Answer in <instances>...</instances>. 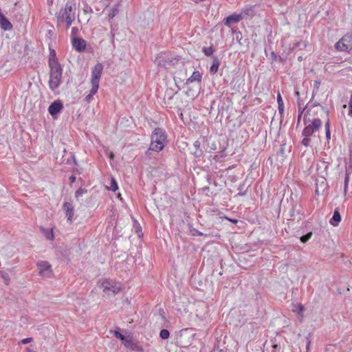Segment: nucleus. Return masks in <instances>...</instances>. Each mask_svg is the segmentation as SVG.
<instances>
[{"instance_id": "nucleus-8", "label": "nucleus", "mask_w": 352, "mask_h": 352, "mask_svg": "<svg viewBox=\"0 0 352 352\" xmlns=\"http://www.w3.org/2000/svg\"><path fill=\"white\" fill-rule=\"evenodd\" d=\"M322 122L318 118H315L311 123L306 126L302 131L304 137H310L315 131H318L321 126Z\"/></svg>"}, {"instance_id": "nucleus-2", "label": "nucleus", "mask_w": 352, "mask_h": 352, "mask_svg": "<svg viewBox=\"0 0 352 352\" xmlns=\"http://www.w3.org/2000/svg\"><path fill=\"white\" fill-rule=\"evenodd\" d=\"M167 144V135L164 130L155 128L151 135V144L148 151L160 152Z\"/></svg>"}, {"instance_id": "nucleus-7", "label": "nucleus", "mask_w": 352, "mask_h": 352, "mask_svg": "<svg viewBox=\"0 0 352 352\" xmlns=\"http://www.w3.org/2000/svg\"><path fill=\"white\" fill-rule=\"evenodd\" d=\"M104 69V66L102 63H98L91 69V77L90 83L91 87H96L99 88V82Z\"/></svg>"}, {"instance_id": "nucleus-42", "label": "nucleus", "mask_w": 352, "mask_h": 352, "mask_svg": "<svg viewBox=\"0 0 352 352\" xmlns=\"http://www.w3.org/2000/svg\"><path fill=\"white\" fill-rule=\"evenodd\" d=\"M330 130V122L328 120L325 123V131Z\"/></svg>"}, {"instance_id": "nucleus-26", "label": "nucleus", "mask_w": 352, "mask_h": 352, "mask_svg": "<svg viewBox=\"0 0 352 352\" xmlns=\"http://www.w3.org/2000/svg\"><path fill=\"white\" fill-rule=\"evenodd\" d=\"M190 234L192 236H208V234H204L203 232H199V230H197L195 228L190 229Z\"/></svg>"}, {"instance_id": "nucleus-6", "label": "nucleus", "mask_w": 352, "mask_h": 352, "mask_svg": "<svg viewBox=\"0 0 352 352\" xmlns=\"http://www.w3.org/2000/svg\"><path fill=\"white\" fill-rule=\"evenodd\" d=\"M155 63L157 66L168 69L173 67L176 63V58H173L169 54L164 53L160 54L155 59Z\"/></svg>"}, {"instance_id": "nucleus-34", "label": "nucleus", "mask_w": 352, "mask_h": 352, "mask_svg": "<svg viewBox=\"0 0 352 352\" xmlns=\"http://www.w3.org/2000/svg\"><path fill=\"white\" fill-rule=\"evenodd\" d=\"M113 335L115 336L116 338L120 339L122 340V339L124 338V336H123L122 333H120L119 331H113Z\"/></svg>"}, {"instance_id": "nucleus-18", "label": "nucleus", "mask_w": 352, "mask_h": 352, "mask_svg": "<svg viewBox=\"0 0 352 352\" xmlns=\"http://www.w3.org/2000/svg\"><path fill=\"white\" fill-rule=\"evenodd\" d=\"M201 74L199 71H194L190 78L187 79V83H192L194 82H200L201 80Z\"/></svg>"}, {"instance_id": "nucleus-50", "label": "nucleus", "mask_w": 352, "mask_h": 352, "mask_svg": "<svg viewBox=\"0 0 352 352\" xmlns=\"http://www.w3.org/2000/svg\"><path fill=\"white\" fill-rule=\"evenodd\" d=\"M298 60L299 61H301V60H302V56H298Z\"/></svg>"}, {"instance_id": "nucleus-31", "label": "nucleus", "mask_w": 352, "mask_h": 352, "mask_svg": "<svg viewBox=\"0 0 352 352\" xmlns=\"http://www.w3.org/2000/svg\"><path fill=\"white\" fill-rule=\"evenodd\" d=\"M312 236V232H309L305 235H303L300 237V241L302 243H306Z\"/></svg>"}, {"instance_id": "nucleus-23", "label": "nucleus", "mask_w": 352, "mask_h": 352, "mask_svg": "<svg viewBox=\"0 0 352 352\" xmlns=\"http://www.w3.org/2000/svg\"><path fill=\"white\" fill-rule=\"evenodd\" d=\"M305 310V307L301 304H294L292 306V311L302 317V312Z\"/></svg>"}, {"instance_id": "nucleus-38", "label": "nucleus", "mask_w": 352, "mask_h": 352, "mask_svg": "<svg viewBox=\"0 0 352 352\" xmlns=\"http://www.w3.org/2000/svg\"><path fill=\"white\" fill-rule=\"evenodd\" d=\"M298 107H299V114H298V121L300 120V118H301V116L305 110V108H301L300 107V101H298Z\"/></svg>"}, {"instance_id": "nucleus-33", "label": "nucleus", "mask_w": 352, "mask_h": 352, "mask_svg": "<svg viewBox=\"0 0 352 352\" xmlns=\"http://www.w3.org/2000/svg\"><path fill=\"white\" fill-rule=\"evenodd\" d=\"M311 340L309 337H307L306 352H310V346Z\"/></svg>"}, {"instance_id": "nucleus-36", "label": "nucleus", "mask_w": 352, "mask_h": 352, "mask_svg": "<svg viewBox=\"0 0 352 352\" xmlns=\"http://www.w3.org/2000/svg\"><path fill=\"white\" fill-rule=\"evenodd\" d=\"M271 57H272V60H275V61H276L278 60H279L280 61L283 60L282 58L281 57L278 58L277 55L274 52H272Z\"/></svg>"}, {"instance_id": "nucleus-27", "label": "nucleus", "mask_w": 352, "mask_h": 352, "mask_svg": "<svg viewBox=\"0 0 352 352\" xmlns=\"http://www.w3.org/2000/svg\"><path fill=\"white\" fill-rule=\"evenodd\" d=\"M170 336L169 331L167 329H162L160 333V336L162 339H167Z\"/></svg>"}, {"instance_id": "nucleus-32", "label": "nucleus", "mask_w": 352, "mask_h": 352, "mask_svg": "<svg viewBox=\"0 0 352 352\" xmlns=\"http://www.w3.org/2000/svg\"><path fill=\"white\" fill-rule=\"evenodd\" d=\"M302 144L305 146L307 147L310 144V138L309 137H304V138L302 140Z\"/></svg>"}, {"instance_id": "nucleus-35", "label": "nucleus", "mask_w": 352, "mask_h": 352, "mask_svg": "<svg viewBox=\"0 0 352 352\" xmlns=\"http://www.w3.org/2000/svg\"><path fill=\"white\" fill-rule=\"evenodd\" d=\"M2 278L6 285H8L10 282V278L8 274H2Z\"/></svg>"}, {"instance_id": "nucleus-39", "label": "nucleus", "mask_w": 352, "mask_h": 352, "mask_svg": "<svg viewBox=\"0 0 352 352\" xmlns=\"http://www.w3.org/2000/svg\"><path fill=\"white\" fill-rule=\"evenodd\" d=\"M320 85V82L318 80H315L314 84V91H317L319 89V87Z\"/></svg>"}, {"instance_id": "nucleus-37", "label": "nucleus", "mask_w": 352, "mask_h": 352, "mask_svg": "<svg viewBox=\"0 0 352 352\" xmlns=\"http://www.w3.org/2000/svg\"><path fill=\"white\" fill-rule=\"evenodd\" d=\"M349 116L352 117V94H351L350 100L349 102Z\"/></svg>"}, {"instance_id": "nucleus-28", "label": "nucleus", "mask_w": 352, "mask_h": 352, "mask_svg": "<svg viewBox=\"0 0 352 352\" xmlns=\"http://www.w3.org/2000/svg\"><path fill=\"white\" fill-rule=\"evenodd\" d=\"M202 51L204 53V54L208 56H211L214 52V50L211 47H204Z\"/></svg>"}, {"instance_id": "nucleus-20", "label": "nucleus", "mask_w": 352, "mask_h": 352, "mask_svg": "<svg viewBox=\"0 0 352 352\" xmlns=\"http://www.w3.org/2000/svg\"><path fill=\"white\" fill-rule=\"evenodd\" d=\"M40 230L45 237L48 240H53L54 238L52 229H47L43 227H41Z\"/></svg>"}, {"instance_id": "nucleus-12", "label": "nucleus", "mask_w": 352, "mask_h": 352, "mask_svg": "<svg viewBox=\"0 0 352 352\" xmlns=\"http://www.w3.org/2000/svg\"><path fill=\"white\" fill-rule=\"evenodd\" d=\"M63 108V103L60 100H56L50 105L48 111L52 116H54L59 113Z\"/></svg>"}, {"instance_id": "nucleus-16", "label": "nucleus", "mask_w": 352, "mask_h": 352, "mask_svg": "<svg viewBox=\"0 0 352 352\" xmlns=\"http://www.w3.org/2000/svg\"><path fill=\"white\" fill-rule=\"evenodd\" d=\"M352 173V164H350L348 166L346 167L345 169V178H344V194L346 195L349 182V176Z\"/></svg>"}, {"instance_id": "nucleus-9", "label": "nucleus", "mask_w": 352, "mask_h": 352, "mask_svg": "<svg viewBox=\"0 0 352 352\" xmlns=\"http://www.w3.org/2000/svg\"><path fill=\"white\" fill-rule=\"evenodd\" d=\"M37 267L39 269V274L45 278H50L53 273L51 265L45 261H41L37 263Z\"/></svg>"}, {"instance_id": "nucleus-44", "label": "nucleus", "mask_w": 352, "mask_h": 352, "mask_svg": "<svg viewBox=\"0 0 352 352\" xmlns=\"http://www.w3.org/2000/svg\"><path fill=\"white\" fill-rule=\"evenodd\" d=\"M69 181L71 183H74L76 181V177L74 175H72L69 177Z\"/></svg>"}, {"instance_id": "nucleus-14", "label": "nucleus", "mask_w": 352, "mask_h": 352, "mask_svg": "<svg viewBox=\"0 0 352 352\" xmlns=\"http://www.w3.org/2000/svg\"><path fill=\"white\" fill-rule=\"evenodd\" d=\"M240 14L243 16V19L253 17L255 15L254 7L252 6H245L243 8Z\"/></svg>"}, {"instance_id": "nucleus-45", "label": "nucleus", "mask_w": 352, "mask_h": 352, "mask_svg": "<svg viewBox=\"0 0 352 352\" xmlns=\"http://www.w3.org/2000/svg\"><path fill=\"white\" fill-rule=\"evenodd\" d=\"M78 28H77L74 27V28H72V34H76L77 33V32H78Z\"/></svg>"}, {"instance_id": "nucleus-21", "label": "nucleus", "mask_w": 352, "mask_h": 352, "mask_svg": "<svg viewBox=\"0 0 352 352\" xmlns=\"http://www.w3.org/2000/svg\"><path fill=\"white\" fill-rule=\"evenodd\" d=\"M219 60L217 57H214L212 60V65L210 67V74H214L215 73H217L219 69Z\"/></svg>"}, {"instance_id": "nucleus-5", "label": "nucleus", "mask_w": 352, "mask_h": 352, "mask_svg": "<svg viewBox=\"0 0 352 352\" xmlns=\"http://www.w3.org/2000/svg\"><path fill=\"white\" fill-rule=\"evenodd\" d=\"M335 48L340 52L352 51V33L344 35L336 44Z\"/></svg>"}, {"instance_id": "nucleus-17", "label": "nucleus", "mask_w": 352, "mask_h": 352, "mask_svg": "<svg viewBox=\"0 0 352 352\" xmlns=\"http://www.w3.org/2000/svg\"><path fill=\"white\" fill-rule=\"evenodd\" d=\"M307 43L306 41L300 40L299 41L294 43L292 45H290L289 50L292 52L298 50H301L305 49L307 47Z\"/></svg>"}, {"instance_id": "nucleus-22", "label": "nucleus", "mask_w": 352, "mask_h": 352, "mask_svg": "<svg viewBox=\"0 0 352 352\" xmlns=\"http://www.w3.org/2000/svg\"><path fill=\"white\" fill-rule=\"evenodd\" d=\"M120 6V3L119 2V3H116V5H114L111 8V12L109 14V19H112L118 14Z\"/></svg>"}, {"instance_id": "nucleus-47", "label": "nucleus", "mask_w": 352, "mask_h": 352, "mask_svg": "<svg viewBox=\"0 0 352 352\" xmlns=\"http://www.w3.org/2000/svg\"><path fill=\"white\" fill-rule=\"evenodd\" d=\"M194 146H195V147H196L197 148H198L199 147V146H200V142H199V141H196V142H195V143H194Z\"/></svg>"}, {"instance_id": "nucleus-43", "label": "nucleus", "mask_w": 352, "mask_h": 352, "mask_svg": "<svg viewBox=\"0 0 352 352\" xmlns=\"http://www.w3.org/2000/svg\"><path fill=\"white\" fill-rule=\"evenodd\" d=\"M50 58H56V54L54 50L50 53V57L49 60Z\"/></svg>"}, {"instance_id": "nucleus-13", "label": "nucleus", "mask_w": 352, "mask_h": 352, "mask_svg": "<svg viewBox=\"0 0 352 352\" xmlns=\"http://www.w3.org/2000/svg\"><path fill=\"white\" fill-rule=\"evenodd\" d=\"M73 47L78 52H82L86 48V42L81 38H75L72 41Z\"/></svg>"}, {"instance_id": "nucleus-30", "label": "nucleus", "mask_w": 352, "mask_h": 352, "mask_svg": "<svg viewBox=\"0 0 352 352\" xmlns=\"http://www.w3.org/2000/svg\"><path fill=\"white\" fill-rule=\"evenodd\" d=\"M87 192V190L79 188L75 192V197L76 198H79L80 197L82 196L83 194H85Z\"/></svg>"}, {"instance_id": "nucleus-29", "label": "nucleus", "mask_w": 352, "mask_h": 352, "mask_svg": "<svg viewBox=\"0 0 352 352\" xmlns=\"http://www.w3.org/2000/svg\"><path fill=\"white\" fill-rule=\"evenodd\" d=\"M118 186L116 182V179L114 178H112L111 181V185H110L109 189L115 192L116 190H118Z\"/></svg>"}, {"instance_id": "nucleus-10", "label": "nucleus", "mask_w": 352, "mask_h": 352, "mask_svg": "<svg viewBox=\"0 0 352 352\" xmlns=\"http://www.w3.org/2000/svg\"><path fill=\"white\" fill-rule=\"evenodd\" d=\"M243 19V16L240 14L234 13L223 19V23L228 27H230L232 23H236Z\"/></svg>"}, {"instance_id": "nucleus-25", "label": "nucleus", "mask_w": 352, "mask_h": 352, "mask_svg": "<svg viewBox=\"0 0 352 352\" xmlns=\"http://www.w3.org/2000/svg\"><path fill=\"white\" fill-rule=\"evenodd\" d=\"M277 102L278 104V111L282 114L284 112V102L280 93L277 95Z\"/></svg>"}, {"instance_id": "nucleus-1", "label": "nucleus", "mask_w": 352, "mask_h": 352, "mask_svg": "<svg viewBox=\"0 0 352 352\" xmlns=\"http://www.w3.org/2000/svg\"><path fill=\"white\" fill-rule=\"evenodd\" d=\"M49 66L50 67L49 86L52 90H55L61 83L63 69L56 58H50Z\"/></svg>"}, {"instance_id": "nucleus-40", "label": "nucleus", "mask_w": 352, "mask_h": 352, "mask_svg": "<svg viewBox=\"0 0 352 352\" xmlns=\"http://www.w3.org/2000/svg\"><path fill=\"white\" fill-rule=\"evenodd\" d=\"M36 347L34 345H31L26 348V352H36Z\"/></svg>"}, {"instance_id": "nucleus-52", "label": "nucleus", "mask_w": 352, "mask_h": 352, "mask_svg": "<svg viewBox=\"0 0 352 352\" xmlns=\"http://www.w3.org/2000/svg\"><path fill=\"white\" fill-rule=\"evenodd\" d=\"M239 195H243L244 194H243V193H242V192H239Z\"/></svg>"}, {"instance_id": "nucleus-4", "label": "nucleus", "mask_w": 352, "mask_h": 352, "mask_svg": "<svg viewBox=\"0 0 352 352\" xmlns=\"http://www.w3.org/2000/svg\"><path fill=\"white\" fill-rule=\"evenodd\" d=\"M98 286L107 294H118L121 290V284L111 279H101L98 281Z\"/></svg>"}, {"instance_id": "nucleus-3", "label": "nucleus", "mask_w": 352, "mask_h": 352, "mask_svg": "<svg viewBox=\"0 0 352 352\" xmlns=\"http://www.w3.org/2000/svg\"><path fill=\"white\" fill-rule=\"evenodd\" d=\"M76 10V3L75 0H68L65 8L61 9L58 13V19L66 23L67 28L71 26L75 19Z\"/></svg>"}, {"instance_id": "nucleus-49", "label": "nucleus", "mask_w": 352, "mask_h": 352, "mask_svg": "<svg viewBox=\"0 0 352 352\" xmlns=\"http://www.w3.org/2000/svg\"><path fill=\"white\" fill-rule=\"evenodd\" d=\"M109 157H110L111 159H113V157H114V155H113V153H111L109 154Z\"/></svg>"}, {"instance_id": "nucleus-11", "label": "nucleus", "mask_w": 352, "mask_h": 352, "mask_svg": "<svg viewBox=\"0 0 352 352\" xmlns=\"http://www.w3.org/2000/svg\"><path fill=\"white\" fill-rule=\"evenodd\" d=\"M63 210H65V215L67 218V221L72 223V217L74 214V206L70 202H64L63 205Z\"/></svg>"}, {"instance_id": "nucleus-15", "label": "nucleus", "mask_w": 352, "mask_h": 352, "mask_svg": "<svg viewBox=\"0 0 352 352\" xmlns=\"http://www.w3.org/2000/svg\"><path fill=\"white\" fill-rule=\"evenodd\" d=\"M122 342L126 348H129L132 350L138 349L137 343L135 342L133 338L130 336H124L122 339Z\"/></svg>"}, {"instance_id": "nucleus-48", "label": "nucleus", "mask_w": 352, "mask_h": 352, "mask_svg": "<svg viewBox=\"0 0 352 352\" xmlns=\"http://www.w3.org/2000/svg\"><path fill=\"white\" fill-rule=\"evenodd\" d=\"M229 221H230L231 222H232V223H236L238 222V221H237V220H236V219H229Z\"/></svg>"}, {"instance_id": "nucleus-19", "label": "nucleus", "mask_w": 352, "mask_h": 352, "mask_svg": "<svg viewBox=\"0 0 352 352\" xmlns=\"http://www.w3.org/2000/svg\"><path fill=\"white\" fill-rule=\"evenodd\" d=\"M341 221V216L338 210H334L332 218L330 219L329 223L333 226H337Z\"/></svg>"}, {"instance_id": "nucleus-46", "label": "nucleus", "mask_w": 352, "mask_h": 352, "mask_svg": "<svg viewBox=\"0 0 352 352\" xmlns=\"http://www.w3.org/2000/svg\"><path fill=\"white\" fill-rule=\"evenodd\" d=\"M325 132H326L327 139H330V136H331L330 130H327V131H325Z\"/></svg>"}, {"instance_id": "nucleus-24", "label": "nucleus", "mask_w": 352, "mask_h": 352, "mask_svg": "<svg viewBox=\"0 0 352 352\" xmlns=\"http://www.w3.org/2000/svg\"><path fill=\"white\" fill-rule=\"evenodd\" d=\"M98 90V87H91V89L89 94L85 96V100L88 103L90 102L94 95H95L97 93Z\"/></svg>"}, {"instance_id": "nucleus-51", "label": "nucleus", "mask_w": 352, "mask_h": 352, "mask_svg": "<svg viewBox=\"0 0 352 352\" xmlns=\"http://www.w3.org/2000/svg\"><path fill=\"white\" fill-rule=\"evenodd\" d=\"M295 94H296V96H299V91H296Z\"/></svg>"}, {"instance_id": "nucleus-41", "label": "nucleus", "mask_w": 352, "mask_h": 352, "mask_svg": "<svg viewBox=\"0 0 352 352\" xmlns=\"http://www.w3.org/2000/svg\"><path fill=\"white\" fill-rule=\"evenodd\" d=\"M32 340H33V339L32 338H27L23 339L21 340V343L22 344H27V343H29V342H32Z\"/></svg>"}]
</instances>
